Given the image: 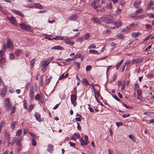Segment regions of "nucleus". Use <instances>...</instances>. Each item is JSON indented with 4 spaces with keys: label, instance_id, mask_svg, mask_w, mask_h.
Returning a JSON list of instances; mask_svg holds the SVG:
<instances>
[{
    "label": "nucleus",
    "instance_id": "1",
    "mask_svg": "<svg viewBox=\"0 0 154 154\" xmlns=\"http://www.w3.org/2000/svg\"><path fill=\"white\" fill-rule=\"evenodd\" d=\"M4 105L6 109H9L11 107V103L10 102L9 99H5L4 101Z\"/></svg>",
    "mask_w": 154,
    "mask_h": 154
},
{
    "label": "nucleus",
    "instance_id": "2",
    "mask_svg": "<svg viewBox=\"0 0 154 154\" xmlns=\"http://www.w3.org/2000/svg\"><path fill=\"white\" fill-rule=\"evenodd\" d=\"M7 48L9 50H12L13 48V44L11 42V40L9 38H8L7 41Z\"/></svg>",
    "mask_w": 154,
    "mask_h": 154
},
{
    "label": "nucleus",
    "instance_id": "3",
    "mask_svg": "<svg viewBox=\"0 0 154 154\" xmlns=\"http://www.w3.org/2000/svg\"><path fill=\"white\" fill-rule=\"evenodd\" d=\"M3 52L2 50L0 51V57L1 59L0 58V66L2 68L3 66L2 64L5 62V60L4 58L3 57Z\"/></svg>",
    "mask_w": 154,
    "mask_h": 154
},
{
    "label": "nucleus",
    "instance_id": "4",
    "mask_svg": "<svg viewBox=\"0 0 154 154\" xmlns=\"http://www.w3.org/2000/svg\"><path fill=\"white\" fill-rule=\"evenodd\" d=\"M76 100V95L75 94H71V103L73 104L74 106H75L77 105Z\"/></svg>",
    "mask_w": 154,
    "mask_h": 154
},
{
    "label": "nucleus",
    "instance_id": "5",
    "mask_svg": "<svg viewBox=\"0 0 154 154\" xmlns=\"http://www.w3.org/2000/svg\"><path fill=\"white\" fill-rule=\"evenodd\" d=\"M35 99L36 100L39 101L42 103H43L44 101V99L42 98V94L41 93L39 94H37L35 96Z\"/></svg>",
    "mask_w": 154,
    "mask_h": 154
},
{
    "label": "nucleus",
    "instance_id": "6",
    "mask_svg": "<svg viewBox=\"0 0 154 154\" xmlns=\"http://www.w3.org/2000/svg\"><path fill=\"white\" fill-rule=\"evenodd\" d=\"M19 25L20 28L22 29L28 31L30 28V26L26 25L23 23H20Z\"/></svg>",
    "mask_w": 154,
    "mask_h": 154
},
{
    "label": "nucleus",
    "instance_id": "7",
    "mask_svg": "<svg viewBox=\"0 0 154 154\" xmlns=\"http://www.w3.org/2000/svg\"><path fill=\"white\" fill-rule=\"evenodd\" d=\"M13 143H16V145L18 146H21V143L19 138L15 137L13 140Z\"/></svg>",
    "mask_w": 154,
    "mask_h": 154
},
{
    "label": "nucleus",
    "instance_id": "8",
    "mask_svg": "<svg viewBox=\"0 0 154 154\" xmlns=\"http://www.w3.org/2000/svg\"><path fill=\"white\" fill-rule=\"evenodd\" d=\"M7 19L12 24L15 25L16 26H17L16 23V21L14 17H7Z\"/></svg>",
    "mask_w": 154,
    "mask_h": 154
},
{
    "label": "nucleus",
    "instance_id": "9",
    "mask_svg": "<svg viewBox=\"0 0 154 154\" xmlns=\"http://www.w3.org/2000/svg\"><path fill=\"white\" fill-rule=\"evenodd\" d=\"M99 2V0H94L92 3L91 6L94 8V9H96L97 7L100 6L97 5Z\"/></svg>",
    "mask_w": 154,
    "mask_h": 154
},
{
    "label": "nucleus",
    "instance_id": "10",
    "mask_svg": "<svg viewBox=\"0 0 154 154\" xmlns=\"http://www.w3.org/2000/svg\"><path fill=\"white\" fill-rule=\"evenodd\" d=\"M34 90L33 87L32 86L31 87L30 90L29 95L31 100H33L34 98Z\"/></svg>",
    "mask_w": 154,
    "mask_h": 154
},
{
    "label": "nucleus",
    "instance_id": "11",
    "mask_svg": "<svg viewBox=\"0 0 154 154\" xmlns=\"http://www.w3.org/2000/svg\"><path fill=\"white\" fill-rule=\"evenodd\" d=\"M78 17V15L76 14H73L69 18V20L71 21H74Z\"/></svg>",
    "mask_w": 154,
    "mask_h": 154
},
{
    "label": "nucleus",
    "instance_id": "12",
    "mask_svg": "<svg viewBox=\"0 0 154 154\" xmlns=\"http://www.w3.org/2000/svg\"><path fill=\"white\" fill-rule=\"evenodd\" d=\"M54 146L51 144L48 145L47 150L50 153H52L53 150Z\"/></svg>",
    "mask_w": 154,
    "mask_h": 154
},
{
    "label": "nucleus",
    "instance_id": "13",
    "mask_svg": "<svg viewBox=\"0 0 154 154\" xmlns=\"http://www.w3.org/2000/svg\"><path fill=\"white\" fill-rule=\"evenodd\" d=\"M12 11L13 12L20 16V17H24L23 14L20 11L14 9H12Z\"/></svg>",
    "mask_w": 154,
    "mask_h": 154
},
{
    "label": "nucleus",
    "instance_id": "14",
    "mask_svg": "<svg viewBox=\"0 0 154 154\" xmlns=\"http://www.w3.org/2000/svg\"><path fill=\"white\" fill-rule=\"evenodd\" d=\"M50 63L47 60L43 61L42 62V66L43 68H45Z\"/></svg>",
    "mask_w": 154,
    "mask_h": 154
},
{
    "label": "nucleus",
    "instance_id": "15",
    "mask_svg": "<svg viewBox=\"0 0 154 154\" xmlns=\"http://www.w3.org/2000/svg\"><path fill=\"white\" fill-rule=\"evenodd\" d=\"M80 142L82 146H85L88 144V142L85 140V139H83L82 138H81L80 140Z\"/></svg>",
    "mask_w": 154,
    "mask_h": 154
},
{
    "label": "nucleus",
    "instance_id": "16",
    "mask_svg": "<svg viewBox=\"0 0 154 154\" xmlns=\"http://www.w3.org/2000/svg\"><path fill=\"white\" fill-rule=\"evenodd\" d=\"M35 116L36 119L38 122H40L42 121L41 119V115L38 113H35Z\"/></svg>",
    "mask_w": 154,
    "mask_h": 154
},
{
    "label": "nucleus",
    "instance_id": "17",
    "mask_svg": "<svg viewBox=\"0 0 154 154\" xmlns=\"http://www.w3.org/2000/svg\"><path fill=\"white\" fill-rule=\"evenodd\" d=\"M34 7L36 8L40 9H42L43 8L42 6L39 3H34Z\"/></svg>",
    "mask_w": 154,
    "mask_h": 154
},
{
    "label": "nucleus",
    "instance_id": "18",
    "mask_svg": "<svg viewBox=\"0 0 154 154\" xmlns=\"http://www.w3.org/2000/svg\"><path fill=\"white\" fill-rule=\"evenodd\" d=\"M91 20L96 23L99 24H100L101 23V22L100 20L97 17H94L93 19H91Z\"/></svg>",
    "mask_w": 154,
    "mask_h": 154
},
{
    "label": "nucleus",
    "instance_id": "19",
    "mask_svg": "<svg viewBox=\"0 0 154 154\" xmlns=\"http://www.w3.org/2000/svg\"><path fill=\"white\" fill-rule=\"evenodd\" d=\"M7 92L6 89L4 88L2 89L1 91L0 92V94L2 97H4L5 96Z\"/></svg>",
    "mask_w": 154,
    "mask_h": 154
},
{
    "label": "nucleus",
    "instance_id": "20",
    "mask_svg": "<svg viewBox=\"0 0 154 154\" xmlns=\"http://www.w3.org/2000/svg\"><path fill=\"white\" fill-rule=\"evenodd\" d=\"M17 123L16 122H12L11 124V128L12 129H14L17 125Z\"/></svg>",
    "mask_w": 154,
    "mask_h": 154
},
{
    "label": "nucleus",
    "instance_id": "21",
    "mask_svg": "<svg viewBox=\"0 0 154 154\" xmlns=\"http://www.w3.org/2000/svg\"><path fill=\"white\" fill-rule=\"evenodd\" d=\"M113 24H114L117 27H120L122 25V23L119 20H118L116 22H113Z\"/></svg>",
    "mask_w": 154,
    "mask_h": 154
},
{
    "label": "nucleus",
    "instance_id": "22",
    "mask_svg": "<svg viewBox=\"0 0 154 154\" xmlns=\"http://www.w3.org/2000/svg\"><path fill=\"white\" fill-rule=\"evenodd\" d=\"M23 53V51L21 49L16 50L15 51V54L17 56H19Z\"/></svg>",
    "mask_w": 154,
    "mask_h": 154
},
{
    "label": "nucleus",
    "instance_id": "23",
    "mask_svg": "<svg viewBox=\"0 0 154 154\" xmlns=\"http://www.w3.org/2000/svg\"><path fill=\"white\" fill-rule=\"evenodd\" d=\"M82 83L83 84L85 85V86H87L88 85H89L91 86L88 81V80L86 79L83 78L82 81Z\"/></svg>",
    "mask_w": 154,
    "mask_h": 154
},
{
    "label": "nucleus",
    "instance_id": "24",
    "mask_svg": "<svg viewBox=\"0 0 154 154\" xmlns=\"http://www.w3.org/2000/svg\"><path fill=\"white\" fill-rule=\"evenodd\" d=\"M52 49L54 50H63V47L60 46H57L53 47Z\"/></svg>",
    "mask_w": 154,
    "mask_h": 154
},
{
    "label": "nucleus",
    "instance_id": "25",
    "mask_svg": "<svg viewBox=\"0 0 154 154\" xmlns=\"http://www.w3.org/2000/svg\"><path fill=\"white\" fill-rule=\"evenodd\" d=\"M141 2L140 1L135 2L134 4V6L136 8H139V5L141 3Z\"/></svg>",
    "mask_w": 154,
    "mask_h": 154
},
{
    "label": "nucleus",
    "instance_id": "26",
    "mask_svg": "<svg viewBox=\"0 0 154 154\" xmlns=\"http://www.w3.org/2000/svg\"><path fill=\"white\" fill-rule=\"evenodd\" d=\"M141 35V34L139 32H134L132 33V36L133 37H136Z\"/></svg>",
    "mask_w": 154,
    "mask_h": 154
},
{
    "label": "nucleus",
    "instance_id": "27",
    "mask_svg": "<svg viewBox=\"0 0 154 154\" xmlns=\"http://www.w3.org/2000/svg\"><path fill=\"white\" fill-rule=\"evenodd\" d=\"M65 43L67 45H72L74 44L75 42L72 41H71L70 40H69L67 41H65Z\"/></svg>",
    "mask_w": 154,
    "mask_h": 154
},
{
    "label": "nucleus",
    "instance_id": "28",
    "mask_svg": "<svg viewBox=\"0 0 154 154\" xmlns=\"http://www.w3.org/2000/svg\"><path fill=\"white\" fill-rule=\"evenodd\" d=\"M68 76V73L66 74L65 75H64V74H63L60 76L59 79L61 80L63 78H66Z\"/></svg>",
    "mask_w": 154,
    "mask_h": 154
},
{
    "label": "nucleus",
    "instance_id": "29",
    "mask_svg": "<svg viewBox=\"0 0 154 154\" xmlns=\"http://www.w3.org/2000/svg\"><path fill=\"white\" fill-rule=\"evenodd\" d=\"M105 23L108 24H112L113 23V20L111 19H106V20H105Z\"/></svg>",
    "mask_w": 154,
    "mask_h": 154
},
{
    "label": "nucleus",
    "instance_id": "30",
    "mask_svg": "<svg viewBox=\"0 0 154 154\" xmlns=\"http://www.w3.org/2000/svg\"><path fill=\"white\" fill-rule=\"evenodd\" d=\"M63 40H64L65 41L71 40L72 38V37H68L67 36H63Z\"/></svg>",
    "mask_w": 154,
    "mask_h": 154
},
{
    "label": "nucleus",
    "instance_id": "31",
    "mask_svg": "<svg viewBox=\"0 0 154 154\" xmlns=\"http://www.w3.org/2000/svg\"><path fill=\"white\" fill-rule=\"evenodd\" d=\"M89 52L91 54H96L97 55H98L99 54V53L97 51L94 50H90L89 51Z\"/></svg>",
    "mask_w": 154,
    "mask_h": 154
},
{
    "label": "nucleus",
    "instance_id": "32",
    "mask_svg": "<svg viewBox=\"0 0 154 154\" xmlns=\"http://www.w3.org/2000/svg\"><path fill=\"white\" fill-rule=\"evenodd\" d=\"M31 137H32L36 139H38V136L36 135L35 134H34L31 132H29L28 133Z\"/></svg>",
    "mask_w": 154,
    "mask_h": 154
},
{
    "label": "nucleus",
    "instance_id": "33",
    "mask_svg": "<svg viewBox=\"0 0 154 154\" xmlns=\"http://www.w3.org/2000/svg\"><path fill=\"white\" fill-rule=\"evenodd\" d=\"M123 59L121 60V61L117 64V65L116 66V68L117 69H118L119 68V67L122 63L123 62Z\"/></svg>",
    "mask_w": 154,
    "mask_h": 154
},
{
    "label": "nucleus",
    "instance_id": "34",
    "mask_svg": "<svg viewBox=\"0 0 154 154\" xmlns=\"http://www.w3.org/2000/svg\"><path fill=\"white\" fill-rule=\"evenodd\" d=\"M22 134V130L19 129L17 132L16 135L17 136H20Z\"/></svg>",
    "mask_w": 154,
    "mask_h": 154
},
{
    "label": "nucleus",
    "instance_id": "35",
    "mask_svg": "<svg viewBox=\"0 0 154 154\" xmlns=\"http://www.w3.org/2000/svg\"><path fill=\"white\" fill-rule=\"evenodd\" d=\"M53 39L55 40H63V36H56L55 37L53 38Z\"/></svg>",
    "mask_w": 154,
    "mask_h": 154
},
{
    "label": "nucleus",
    "instance_id": "36",
    "mask_svg": "<svg viewBox=\"0 0 154 154\" xmlns=\"http://www.w3.org/2000/svg\"><path fill=\"white\" fill-rule=\"evenodd\" d=\"M128 137L129 138L132 140L133 142H135V139L133 135H129Z\"/></svg>",
    "mask_w": 154,
    "mask_h": 154
},
{
    "label": "nucleus",
    "instance_id": "37",
    "mask_svg": "<svg viewBox=\"0 0 154 154\" xmlns=\"http://www.w3.org/2000/svg\"><path fill=\"white\" fill-rule=\"evenodd\" d=\"M95 48H96V46L95 45V44H90L88 47V48L89 49Z\"/></svg>",
    "mask_w": 154,
    "mask_h": 154
},
{
    "label": "nucleus",
    "instance_id": "38",
    "mask_svg": "<svg viewBox=\"0 0 154 154\" xmlns=\"http://www.w3.org/2000/svg\"><path fill=\"white\" fill-rule=\"evenodd\" d=\"M35 62V58L33 59L31 61H30V63L31 65V67L32 68L34 65Z\"/></svg>",
    "mask_w": 154,
    "mask_h": 154
},
{
    "label": "nucleus",
    "instance_id": "39",
    "mask_svg": "<svg viewBox=\"0 0 154 154\" xmlns=\"http://www.w3.org/2000/svg\"><path fill=\"white\" fill-rule=\"evenodd\" d=\"M94 97L96 99L97 98H98V97H99V92L97 91H96L94 92Z\"/></svg>",
    "mask_w": 154,
    "mask_h": 154
},
{
    "label": "nucleus",
    "instance_id": "40",
    "mask_svg": "<svg viewBox=\"0 0 154 154\" xmlns=\"http://www.w3.org/2000/svg\"><path fill=\"white\" fill-rule=\"evenodd\" d=\"M117 37L119 39H123L124 36L122 34H119L117 35Z\"/></svg>",
    "mask_w": 154,
    "mask_h": 154
},
{
    "label": "nucleus",
    "instance_id": "41",
    "mask_svg": "<svg viewBox=\"0 0 154 154\" xmlns=\"http://www.w3.org/2000/svg\"><path fill=\"white\" fill-rule=\"evenodd\" d=\"M106 8L107 9H111L112 8V3H109L106 6Z\"/></svg>",
    "mask_w": 154,
    "mask_h": 154
},
{
    "label": "nucleus",
    "instance_id": "42",
    "mask_svg": "<svg viewBox=\"0 0 154 154\" xmlns=\"http://www.w3.org/2000/svg\"><path fill=\"white\" fill-rule=\"evenodd\" d=\"M145 27L146 29L149 30L151 29L152 28V26L148 24H146L145 25Z\"/></svg>",
    "mask_w": 154,
    "mask_h": 154
},
{
    "label": "nucleus",
    "instance_id": "43",
    "mask_svg": "<svg viewBox=\"0 0 154 154\" xmlns=\"http://www.w3.org/2000/svg\"><path fill=\"white\" fill-rule=\"evenodd\" d=\"M81 118L82 116H78V117H77L75 118V119L77 121L81 122Z\"/></svg>",
    "mask_w": 154,
    "mask_h": 154
},
{
    "label": "nucleus",
    "instance_id": "44",
    "mask_svg": "<svg viewBox=\"0 0 154 154\" xmlns=\"http://www.w3.org/2000/svg\"><path fill=\"white\" fill-rule=\"evenodd\" d=\"M90 34L89 33H86L85 35V40H87L88 39L89 37H90Z\"/></svg>",
    "mask_w": 154,
    "mask_h": 154
},
{
    "label": "nucleus",
    "instance_id": "45",
    "mask_svg": "<svg viewBox=\"0 0 154 154\" xmlns=\"http://www.w3.org/2000/svg\"><path fill=\"white\" fill-rule=\"evenodd\" d=\"M34 108V105H30L28 108V112H30L31 111V110L32 109Z\"/></svg>",
    "mask_w": 154,
    "mask_h": 154
},
{
    "label": "nucleus",
    "instance_id": "46",
    "mask_svg": "<svg viewBox=\"0 0 154 154\" xmlns=\"http://www.w3.org/2000/svg\"><path fill=\"white\" fill-rule=\"evenodd\" d=\"M5 136L8 139H9L10 138V135L8 133V132H7V131H6L5 132L4 134Z\"/></svg>",
    "mask_w": 154,
    "mask_h": 154
},
{
    "label": "nucleus",
    "instance_id": "47",
    "mask_svg": "<svg viewBox=\"0 0 154 154\" xmlns=\"http://www.w3.org/2000/svg\"><path fill=\"white\" fill-rule=\"evenodd\" d=\"M15 57L14 54L12 53H11L9 54V58L11 59H13L15 58Z\"/></svg>",
    "mask_w": 154,
    "mask_h": 154
},
{
    "label": "nucleus",
    "instance_id": "48",
    "mask_svg": "<svg viewBox=\"0 0 154 154\" xmlns=\"http://www.w3.org/2000/svg\"><path fill=\"white\" fill-rule=\"evenodd\" d=\"M15 106H13L11 109V113L12 114L14 113L15 112Z\"/></svg>",
    "mask_w": 154,
    "mask_h": 154
},
{
    "label": "nucleus",
    "instance_id": "49",
    "mask_svg": "<svg viewBox=\"0 0 154 154\" xmlns=\"http://www.w3.org/2000/svg\"><path fill=\"white\" fill-rule=\"evenodd\" d=\"M116 125L117 127H119L120 125H123V123L122 122H116Z\"/></svg>",
    "mask_w": 154,
    "mask_h": 154
},
{
    "label": "nucleus",
    "instance_id": "50",
    "mask_svg": "<svg viewBox=\"0 0 154 154\" xmlns=\"http://www.w3.org/2000/svg\"><path fill=\"white\" fill-rule=\"evenodd\" d=\"M122 105L123 106L128 109H130L132 108L131 106H128L125 104H123Z\"/></svg>",
    "mask_w": 154,
    "mask_h": 154
},
{
    "label": "nucleus",
    "instance_id": "51",
    "mask_svg": "<svg viewBox=\"0 0 154 154\" xmlns=\"http://www.w3.org/2000/svg\"><path fill=\"white\" fill-rule=\"evenodd\" d=\"M143 9L141 8L139 9L136 10L135 11L136 14L140 13L143 11Z\"/></svg>",
    "mask_w": 154,
    "mask_h": 154
},
{
    "label": "nucleus",
    "instance_id": "52",
    "mask_svg": "<svg viewBox=\"0 0 154 154\" xmlns=\"http://www.w3.org/2000/svg\"><path fill=\"white\" fill-rule=\"evenodd\" d=\"M91 69V66L90 65L86 67V69L87 71H89Z\"/></svg>",
    "mask_w": 154,
    "mask_h": 154
},
{
    "label": "nucleus",
    "instance_id": "53",
    "mask_svg": "<svg viewBox=\"0 0 154 154\" xmlns=\"http://www.w3.org/2000/svg\"><path fill=\"white\" fill-rule=\"evenodd\" d=\"M139 88V85L137 84H136L134 87V89L135 91L137 90H138V88Z\"/></svg>",
    "mask_w": 154,
    "mask_h": 154
},
{
    "label": "nucleus",
    "instance_id": "54",
    "mask_svg": "<svg viewBox=\"0 0 154 154\" xmlns=\"http://www.w3.org/2000/svg\"><path fill=\"white\" fill-rule=\"evenodd\" d=\"M137 26V24H135L134 23H132L130 25V27H131V28H133L136 27Z\"/></svg>",
    "mask_w": 154,
    "mask_h": 154
},
{
    "label": "nucleus",
    "instance_id": "55",
    "mask_svg": "<svg viewBox=\"0 0 154 154\" xmlns=\"http://www.w3.org/2000/svg\"><path fill=\"white\" fill-rule=\"evenodd\" d=\"M32 144L33 146H35L36 145V141L33 138L32 139Z\"/></svg>",
    "mask_w": 154,
    "mask_h": 154
},
{
    "label": "nucleus",
    "instance_id": "56",
    "mask_svg": "<svg viewBox=\"0 0 154 154\" xmlns=\"http://www.w3.org/2000/svg\"><path fill=\"white\" fill-rule=\"evenodd\" d=\"M130 116V114H124L122 115V116L123 118H126L129 117Z\"/></svg>",
    "mask_w": 154,
    "mask_h": 154
},
{
    "label": "nucleus",
    "instance_id": "57",
    "mask_svg": "<svg viewBox=\"0 0 154 154\" xmlns=\"http://www.w3.org/2000/svg\"><path fill=\"white\" fill-rule=\"evenodd\" d=\"M112 96L117 100L118 101H119V99L118 97L116 95H115V94H113V95H112Z\"/></svg>",
    "mask_w": 154,
    "mask_h": 154
},
{
    "label": "nucleus",
    "instance_id": "58",
    "mask_svg": "<svg viewBox=\"0 0 154 154\" xmlns=\"http://www.w3.org/2000/svg\"><path fill=\"white\" fill-rule=\"evenodd\" d=\"M137 59L136 58H134L131 62V63H134V62H136V63H138V61H137Z\"/></svg>",
    "mask_w": 154,
    "mask_h": 154
},
{
    "label": "nucleus",
    "instance_id": "59",
    "mask_svg": "<svg viewBox=\"0 0 154 154\" xmlns=\"http://www.w3.org/2000/svg\"><path fill=\"white\" fill-rule=\"evenodd\" d=\"M106 18L105 17H102L100 18V19L102 20V21H104L105 22V20H106Z\"/></svg>",
    "mask_w": 154,
    "mask_h": 154
},
{
    "label": "nucleus",
    "instance_id": "60",
    "mask_svg": "<svg viewBox=\"0 0 154 154\" xmlns=\"http://www.w3.org/2000/svg\"><path fill=\"white\" fill-rule=\"evenodd\" d=\"M5 122L4 121H2L0 123V125L2 127H3L5 124Z\"/></svg>",
    "mask_w": 154,
    "mask_h": 154
},
{
    "label": "nucleus",
    "instance_id": "61",
    "mask_svg": "<svg viewBox=\"0 0 154 154\" xmlns=\"http://www.w3.org/2000/svg\"><path fill=\"white\" fill-rule=\"evenodd\" d=\"M91 85L92 87L94 92H95L96 91V90L94 88L95 85L93 83H92L91 84Z\"/></svg>",
    "mask_w": 154,
    "mask_h": 154
},
{
    "label": "nucleus",
    "instance_id": "62",
    "mask_svg": "<svg viewBox=\"0 0 154 154\" xmlns=\"http://www.w3.org/2000/svg\"><path fill=\"white\" fill-rule=\"evenodd\" d=\"M77 128L80 131L81 130V126H80V124L79 123H77Z\"/></svg>",
    "mask_w": 154,
    "mask_h": 154
},
{
    "label": "nucleus",
    "instance_id": "63",
    "mask_svg": "<svg viewBox=\"0 0 154 154\" xmlns=\"http://www.w3.org/2000/svg\"><path fill=\"white\" fill-rule=\"evenodd\" d=\"M74 136H75L77 138H79L80 137V135L79 134H78L77 133H75L74 134Z\"/></svg>",
    "mask_w": 154,
    "mask_h": 154
},
{
    "label": "nucleus",
    "instance_id": "64",
    "mask_svg": "<svg viewBox=\"0 0 154 154\" xmlns=\"http://www.w3.org/2000/svg\"><path fill=\"white\" fill-rule=\"evenodd\" d=\"M75 65L76 66V67H77L78 69H79L80 66V63L79 62H76L75 63Z\"/></svg>",
    "mask_w": 154,
    "mask_h": 154
}]
</instances>
